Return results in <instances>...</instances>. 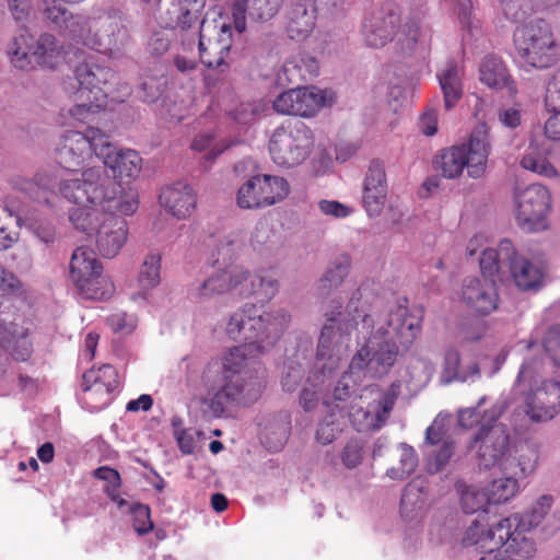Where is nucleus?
I'll use <instances>...</instances> for the list:
<instances>
[{"label":"nucleus","mask_w":560,"mask_h":560,"mask_svg":"<svg viewBox=\"0 0 560 560\" xmlns=\"http://www.w3.org/2000/svg\"><path fill=\"white\" fill-rule=\"evenodd\" d=\"M395 401L394 392L366 387L360 396L359 402L351 407L350 421L359 432L378 430L388 419Z\"/></svg>","instance_id":"4468645a"},{"label":"nucleus","mask_w":560,"mask_h":560,"mask_svg":"<svg viewBox=\"0 0 560 560\" xmlns=\"http://www.w3.org/2000/svg\"><path fill=\"white\" fill-rule=\"evenodd\" d=\"M462 299L468 307L479 314H489L498 307L494 280L466 278L462 287Z\"/></svg>","instance_id":"393cba45"},{"label":"nucleus","mask_w":560,"mask_h":560,"mask_svg":"<svg viewBox=\"0 0 560 560\" xmlns=\"http://www.w3.org/2000/svg\"><path fill=\"white\" fill-rule=\"evenodd\" d=\"M342 431V421L340 413L332 410L318 424L316 430V440L323 445L330 444Z\"/></svg>","instance_id":"bf43d9fd"},{"label":"nucleus","mask_w":560,"mask_h":560,"mask_svg":"<svg viewBox=\"0 0 560 560\" xmlns=\"http://www.w3.org/2000/svg\"><path fill=\"white\" fill-rule=\"evenodd\" d=\"M9 317L8 314L0 311V377L5 375L10 365V360L5 353H3V349L7 342L10 341L11 334L18 327L9 320Z\"/></svg>","instance_id":"680f3d73"},{"label":"nucleus","mask_w":560,"mask_h":560,"mask_svg":"<svg viewBox=\"0 0 560 560\" xmlns=\"http://www.w3.org/2000/svg\"><path fill=\"white\" fill-rule=\"evenodd\" d=\"M550 144L546 140H532L521 160L523 168L546 177L557 176L556 167L550 163Z\"/></svg>","instance_id":"c9c22d12"},{"label":"nucleus","mask_w":560,"mask_h":560,"mask_svg":"<svg viewBox=\"0 0 560 560\" xmlns=\"http://www.w3.org/2000/svg\"><path fill=\"white\" fill-rule=\"evenodd\" d=\"M249 279V270L236 264H217L205 280L190 289V298L197 302H206L235 290L243 296V288Z\"/></svg>","instance_id":"2eb2a0df"},{"label":"nucleus","mask_w":560,"mask_h":560,"mask_svg":"<svg viewBox=\"0 0 560 560\" xmlns=\"http://www.w3.org/2000/svg\"><path fill=\"white\" fill-rule=\"evenodd\" d=\"M106 141V135L97 128H88L85 132L65 131L55 149L57 163L65 170L78 171L93 154L100 159V152Z\"/></svg>","instance_id":"f8f14e48"},{"label":"nucleus","mask_w":560,"mask_h":560,"mask_svg":"<svg viewBox=\"0 0 560 560\" xmlns=\"http://www.w3.org/2000/svg\"><path fill=\"white\" fill-rule=\"evenodd\" d=\"M74 73L79 83V90L75 94H81V98L85 94L88 100H91V96H94L97 90L105 93L102 85L107 84L115 75L109 68L95 63L79 65Z\"/></svg>","instance_id":"72a5a7b5"},{"label":"nucleus","mask_w":560,"mask_h":560,"mask_svg":"<svg viewBox=\"0 0 560 560\" xmlns=\"http://www.w3.org/2000/svg\"><path fill=\"white\" fill-rule=\"evenodd\" d=\"M219 31L215 37H207L205 30L198 34V49L200 61L203 66L210 69H221L228 67L226 58L230 55L232 45V31L231 25L221 23L217 26Z\"/></svg>","instance_id":"4be33fe9"},{"label":"nucleus","mask_w":560,"mask_h":560,"mask_svg":"<svg viewBox=\"0 0 560 560\" xmlns=\"http://www.w3.org/2000/svg\"><path fill=\"white\" fill-rule=\"evenodd\" d=\"M8 56L13 67L31 70L35 65L56 69L66 61L65 48L50 33H40L38 37L28 31H22L8 46Z\"/></svg>","instance_id":"1a4fd4ad"},{"label":"nucleus","mask_w":560,"mask_h":560,"mask_svg":"<svg viewBox=\"0 0 560 560\" xmlns=\"http://www.w3.org/2000/svg\"><path fill=\"white\" fill-rule=\"evenodd\" d=\"M503 15L518 22L532 14L537 9V0H499Z\"/></svg>","instance_id":"13d9d810"},{"label":"nucleus","mask_w":560,"mask_h":560,"mask_svg":"<svg viewBox=\"0 0 560 560\" xmlns=\"http://www.w3.org/2000/svg\"><path fill=\"white\" fill-rule=\"evenodd\" d=\"M324 390L325 381L322 380L320 374L314 373L312 376H308L300 396V405L302 408L305 411L314 410L320 397L325 405H329L330 401L323 396Z\"/></svg>","instance_id":"09e8293b"},{"label":"nucleus","mask_w":560,"mask_h":560,"mask_svg":"<svg viewBox=\"0 0 560 560\" xmlns=\"http://www.w3.org/2000/svg\"><path fill=\"white\" fill-rule=\"evenodd\" d=\"M503 518L497 524L490 526L486 520V514H480L467 527L463 535L465 546H477L482 552L492 555L502 544L503 535L506 538L509 530L501 529Z\"/></svg>","instance_id":"b1692460"},{"label":"nucleus","mask_w":560,"mask_h":560,"mask_svg":"<svg viewBox=\"0 0 560 560\" xmlns=\"http://www.w3.org/2000/svg\"><path fill=\"white\" fill-rule=\"evenodd\" d=\"M490 151L489 129L481 124L471 132L467 143L442 150L435 164L445 178H457L466 168L469 177L478 179L486 174Z\"/></svg>","instance_id":"6e6552de"},{"label":"nucleus","mask_w":560,"mask_h":560,"mask_svg":"<svg viewBox=\"0 0 560 560\" xmlns=\"http://www.w3.org/2000/svg\"><path fill=\"white\" fill-rule=\"evenodd\" d=\"M313 147V132L301 121L287 122L277 127L268 143L272 162L282 168L303 164L311 155Z\"/></svg>","instance_id":"9d476101"},{"label":"nucleus","mask_w":560,"mask_h":560,"mask_svg":"<svg viewBox=\"0 0 560 560\" xmlns=\"http://www.w3.org/2000/svg\"><path fill=\"white\" fill-rule=\"evenodd\" d=\"M9 351L16 361H26L33 353V342L30 338V329L26 327L15 328L7 342L3 352Z\"/></svg>","instance_id":"8fccbe9b"},{"label":"nucleus","mask_w":560,"mask_h":560,"mask_svg":"<svg viewBox=\"0 0 560 560\" xmlns=\"http://www.w3.org/2000/svg\"><path fill=\"white\" fill-rule=\"evenodd\" d=\"M75 95V101H80V103L71 107L69 114L78 121H86L90 115L106 106V93H103L101 90H97L95 95L91 96V100H88L85 94L83 98H81V94Z\"/></svg>","instance_id":"603ef678"},{"label":"nucleus","mask_w":560,"mask_h":560,"mask_svg":"<svg viewBox=\"0 0 560 560\" xmlns=\"http://www.w3.org/2000/svg\"><path fill=\"white\" fill-rule=\"evenodd\" d=\"M336 95L331 90L316 86L296 88L280 93L273 101V109L282 115L313 117L325 106L335 103Z\"/></svg>","instance_id":"f3484780"},{"label":"nucleus","mask_w":560,"mask_h":560,"mask_svg":"<svg viewBox=\"0 0 560 560\" xmlns=\"http://www.w3.org/2000/svg\"><path fill=\"white\" fill-rule=\"evenodd\" d=\"M161 260L159 253H150L144 257L137 278L139 291L131 295L136 302L145 301L150 291L161 282Z\"/></svg>","instance_id":"4c0bfd02"},{"label":"nucleus","mask_w":560,"mask_h":560,"mask_svg":"<svg viewBox=\"0 0 560 560\" xmlns=\"http://www.w3.org/2000/svg\"><path fill=\"white\" fill-rule=\"evenodd\" d=\"M538 454L532 447H524L517 451L514 457H506L501 463V471L503 475H512L518 481L530 476L537 466Z\"/></svg>","instance_id":"a19ab883"},{"label":"nucleus","mask_w":560,"mask_h":560,"mask_svg":"<svg viewBox=\"0 0 560 560\" xmlns=\"http://www.w3.org/2000/svg\"><path fill=\"white\" fill-rule=\"evenodd\" d=\"M487 396L478 399L471 407L457 411V422L460 428L471 429L479 425L469 442V448L475 450L480 467L486 469L495 465L501 467L509 451L510 435L504 425L497 423L508 409V400L499 398L486 407Z\"/></svg>","instance_id":"39448f33"},{"label":"nucleus","mask_w":560,"mask_h":560,"mask_svg":"<svg viewBox=\"0 0 560 560\" xmlns=\"http://www.w3.org/2000/svg\"><path fill=\"white\" fill-rule=\"evenodd\" d=\"M432 30L423 15H409L398 32V42L406 54H425L431 44Z\"/></svg>","instance_id":"a878e982"},{"label":"nucleus","mask_w":560,"mask_h":560,"mask_svg":"<svg viewBox=\"0 0 560 560\" xmlns=\"http://www.w3.org/2000/svg\"><path fill=\"white\" fill-rule=\"evenodd\" d=\"M279 290V282L272 276L266 275L265 272H258L256 275L249 273L248 281L245 282L243 288V296L255 295L261 301L271 300Z\"/></svg>","instance_id":"37998d69"},{"label":"nucleus","mask_w":560,"mask_h":560,"mask_svg":"<svg viewBox=\"0 0 560 560\" xmlns=\"http://www.w3.org/2000/svg\"><path fill=\"white\" fill-rule=\"evenodd\" d=\"M545 104L548 110L560 109V70L556 71L547 83Z\"/></svg>","instance_id":"774afa93"},{"label":"nucleus","mask_w":560,"mask_h":560,"mask_svg":"<svg viewBox=\"0 0 560 560\" xmlns=\"http://www.w3.org/2000/svg\"><path fill=\"white\" fill-rule=\"evenodd\" d=\"M82 382L95 388L103 387L110 395L119 384L118 373L110 364H104L97 369L93 368L86 371L83 374Z\"/></svg>","instance_id":"49530a36"},{"label":"nucleus","mask_w":560,"mask_h":560,"mask_svg":"<svg viewBox=\"0 0 560 560\" xmlns=\"http://www.w3.org/2000/svg\"><path fill=\"white\" fill-rule=\"evenodd\" d=\"M290 192L285 178L257 174L249 177L237 190L236 202L243 209H258L276 205Z\"/></svg>","instance_id":"dca6fc26"},{"label":"nucleus","mask_w":560,"mask_h":560,"mask_svg":"<svg viewBox=\"0 0 560 560\" xmlns=\"http://www.w3.org/2000/svg\"><path fill=\"white\" fill-rule=\"evenodd\" d=\"M400 15L392 5L373 9L363 20L362 36L366 45L380 48L390 42L397 32Z\"/></svg>","instance_id":"a211bd4d"},{"label":"nucleus","mask_w":560,"mask_h":560,"mask_svg":"<svg viewBox=\"0 0 560 560\" xmlns=\"http://www.w3.org/2000/svg\"><path fill=\"white\" fill-rule=\"evenodd\" d=\"M514 217L525 232H540L548 228V214L551 210V194L540 184L517 188L513 196Z\"/></svg>","instance_id":"ddd939ff"},{"label":"nucleus","mask_w":560,"mask_h":560,"mask_svg":"<svg viewBox=\"0 0 560 560\" xmlns=\"http://www.w3.org/2000/svg\"><path fill=\"white\" fill-rule=\"evenodd\" d=\"M383 300L370 283L364 282L343 301L334 298L326 305V323L320 331L316 366L325 383L339 368L351 340L358 330L357 353L351 359L349 371L334 388V399L343 400L350 395L353 384L365 377H381L394 366L397 357L407 352L421 330V319L411 313L406 302L388 303L381 312Z\"/></svg>","instance_id":"f257e3e1"},{"label":"nucleus","mask_w":560,"mask_h":560,"mask_svg":"<svg viewBox=\"0 0 560 560\" xmlns=\"http://www.w3.org/2000/svg\"><path fill=\"white\" fill-rule=\"evenodd\" d=\"M388 197V183L385 165L380 160H373L369 164L363 180L362 202L371 218L381 215Z\"/></svg>","instance_id":"aec40b11"},{"label":"nucleus","mask_w":560,"mask_h":560,"mask_svg":"<svg viewBox=\"0 0 560 560\" xmlns=\"http://www.w3.org/2000/svg\"><path fill=\"white\" fill-rule=\"evenodd\" d=\"M446 418L447 415L440 413L425 430L423 452L428 456V470L431 474L441 471L453 456L454 443L444 432Z\"/></svg>","instance_id":"6ab92c4d"},{"label":"nucleus","mask_w":560,"mask_h":560,"mask_svg":"<svg viewBox=\"0 0 560 560\" xmlns=\"http://www.w3.org/2000/svg\"><path fill=\"white\" fill-rule=\"evenodd\" d=\"M553 502L555 499L550 494H542L538 497L526 513H515L504 517L501 529L506 532L511 528H522L523 530L529 532L539 527L550 513Z\"/></svg>","instance_id":"cd10ccee"},{"label":"nucleus","mask_w":560,"mask_h":560,"mask_svg":"<svg viewBox=\"0 0 560 560\" xmlns=\"http://www.w3.org/2000/svg\"><path fill=\"white\" fill-rule=\"evenodd\" d=\"M517 288L524 291L536 290L542 283L544 272L539 266L515 254L508 268Z\"/></svg>","instance_id":"58836bf2"},{"label":"nucleus","mask_w":560,"mask_h":560,"mask_svg":"<svg viewBox=\"0 0 560 560\" xmlns=\"http://www.w3.org/2000/svg\"><path fill=\"white\" fill-rule=\"evenodd\" d=\"M247 234L243 231H233L224 235L217 245L219 258L222 257L223 264L231 260L244 247Z\"/></svg>","instance_id":"4d7b16f0"},{"label":"nucleus","mask_w":560,"mask_h":560,"mask_svg":"<svg viewBox=\"0 0 560 560\" xmlns=\"http://www.w3.org/2000/svg\"><path fill=\"white\" fill-rule=\"evenodd\" d=\"M522 528H511L506 538L503 536V541L495 549V559L500 560H532L537 551L536 542L534 539L526 537Z\"/></svg>","instance_id":"c756f323"},{"label":"nucleus","mask_w":560,"mask_h":560,"mask_svg":"<svg viewBox=\"0 0 560 560\" xmlns=\"http://www.w3.org/2000/svg\"><path fill=\"white\" fill-rule=\"evenodd\" d=\"M351 261L347 256L335 259L319 279V288L323 291L337 289L348 276Z\"/></svg>","instance_id":"3c124183"},{"label":"nucleus","mask_w":560,"mask_h":560,"mask_svg":"<svg viewBox=\"0 0 560 560\" xmlns=\"http://www.w3.org/2000/svg\"><path fill=\"white\" fill-rule=\"evenodd\" d=\"M460 355L455 348H448L444 354L443 371L441 374V381L444 384L455 382V377L458 376L460 369Z\"/></svg>","instance_id":"e2e57ef3"},{"label":"nucleus","mask_w":560,"mask_h":560,"mask_svg":"<svg viewBox=\"0 0 560 560\" xmlns=\"http://www.w3.org/2000/svg\"><path fill=\"white\" fill-rule=\"evenodd\" d=\"M160 206L178 220L189 218L196 208L197 199L189 185L177 183L166 186L159 196Z\"/></svg>","instance_id":"bb28decb"},{"label":"nucleus","mask_w":560,"mask_h":560,"mask_svg":"<svg viewBox=\"0 0 560 560\" xmlns=\"http://www.w3.org/2000/svg\"><path fill=\"white\" fill-rule=\"evenodd\" d=\"M230 145L231 143L225 140H217L214 136L209 132L197 135L191 142V149L196 152H206V159L209 162L213 161Z\"/></svg>","instance_id":"5fc2aeb1"},{"label":"nucleus","mask_w":560,"mask_h":560,"mask_svg":"<svg viewBox=\"0 0 560 560\" xmlns=\"http://www.w3.org/2000/svg\"><path fill=\"white\" fill-rule=\"evenodd\" d=\"M521 490L520 481L512 475H504L492 480L487 488L490 502L493 504L505 503L513 499Z\"/></svg>","instance_id":"de8ad7c7"},{"label":"nucleus","mask_w":560,"mask_h":560,"mask_svg":"<svg viewBox=\"0 0 560 560\" xmlns=\"http://www.w3.org/2000/svg\"><path fill=\"white\" fill-rule=\"evenodd\" d=\"M102 270L92 249L85 246L74 249L70 259V279L82 299L102 300L112 295L114 284Z\"/></svg>","instance_id":"9b49d317"},{"label":"nucleus","mask_w":560,"mask_h":560,"mask_svg":"<svg viewBox=\"0 0 560 560\" xmlns=\"http://www.w3.org/2000/svg\"><path fill=\"white\" fill-rule=\"evenodd\" d=\"M12 185L15 189L27 195L32 200L52 206L51 199L55 197V177L50 171H39L33 178L15 177Z\"/></svg>","instance_id":"c85d7f7f"},{"label":"nucleus","mask_w":560,"mask_h":560,"mask_svg":"<svg viewBox=\"0 0 560 560\" xmlns=\"http://www.w3.org/2000/svg\"><path fill=\"white\" fill-rule=\"evenodd\" d=\"M544 350L555 366L560 368V328H550L544 340Z\"/></svg>","instance_id":"338daca9"},{"label":"nucleus","mask_w":560,"mask_h":560,"mask_svg":"<svg viewBox=\"0 0 560 560\" xmlns=\"http://www.w3.org/2000/svg\"><path fill=\"white\" fill-rule=\"evenodd\" d=\"M100 159L103 161V165H96L95 167H104L107 173L110 170L114 177L110 175L109 177L116 183L115 177L136 179L142 170V158L137 151L115 147L107 136L100 152ZM118 184L120 183L118 182Z\"/></svg>","instance_id":"412c9836"},{"label":"nucleus","mask_w":560,"mask_h":560,"mask_svg":"<svg viewBox=\"0 0 560 560\" xmlns=\"http://www.w3.org/2000/svg\"><path fill=\"white\" fill-rule=\"evenodd\" d=\"M290 434V420L283 418L265 425L261 433V443L271 452L280 451L288 441Z\"/></svg>","instance_id":"a18cd8bd"},{"label":"nucleus","mask_w":560,"mask_h":560,"mask_svg":"<svg viewBox=\"0 0 560 560\" xmlns=\"http://www.w3.org/2000/svg\"><path fill=\"white\" fill-rule=\"evenodd\" d=\"M107 323L115 332L131 334L137 327V318L132 314L117 312L108 316Z\"/></svg>","instance_id":"69168bd1"},{"label":"nucleus","mask_w":560,"mask_h":560,"mask_svg":"<svg viewBox=\"0 0 560 560\" xmlns=\"http://www.w3.org/2000/svg\"><path fill=\"white\" fill-rule=\"evenodd\" d=\"M547 374L541 359H526L516 377V386L524 387L525 413L534 422L552 420L560 412V382L539 381Z\"/></svg>","instance_id":"423d86ee"},{"label":"nucleus","mask_w":560,"mask_h":560,"mask_svg":"<svg viewBox=\"0 0 560 560\" xmlns=\"http://www.w3.org/2000/svg\"><path fill=\"white\" fill-rule=\"evenodd\" d=\"M290 322L289 311L282 307L259 312L255 305H245L231 314L226 334L242 345L223 355L222 373L218 363L210 362L200 377L208 392L202 402L212 417L220 418L228 408L247 407L259 399L265 387V369L256 354L269 351Z\"/></svg>","instance_id":"f03ea898"},{"label":"nucleus","mask_w":560,"mask_h":560,"mask_svg":"<svg viewBox=\"0 0 560 560\" xmlns=\"http://www.w3.org/2000/svg\"><path fill=\"white\" fill-rule=\"evenodd\" d=\"M205 0H173L162 18L168 28L190 31L194 35L203 30L205 20L201 12Z\"/></svg>","instance_id":"5701e85b"},{"label":"nucleus","mask_w":560,"mask_h":560,"mask_svg":"<svg viewBox=\"0 0 560 560\" xmlns=\"http://www.w3.org/2000/svg\"><path fill=\"white\" fill-rule=\"evenodd\" d=\"M457 491L460 497V506L467 514L477 512H486V506L490 504L488 491L480 489L477 486L458 483Z\"/></svg>","instance_id":"c03bdc74"},{"label":"nucleus","mask_w":560,"mask_h":560,"mask_svg":"<svg viewBox=\"0 0 560 560\" xmlns=\"http://www.w3.org/2000/svg\"><path fill=\"white\" fill-rule=\"evenodd\" d=\"M319 72L317 60L307 55H296L287 60L281 71L278 73V80L287 83H298L299 81H308Z\"/></svg>","instance_id":"e433bc0d"},{"label":"nucleus","mask_w":560,"mask_h":560,"mask_svg":"<svg viewBox=\"0 0 560 560\" xmlns=\"http://www.w3.org/2000/svg\"><path fill=\"white\" fill-rule=\"evenodd\" d=\"M19 226L26 228L38 241L50 244L56 240V229L51 221L36 212H27L16 217Z\"/></svg>","instance_id":"79ce46f5"},{"label":"nucleus","mask_w":560,"mask_h":560,"mask_svg":"<svg viewBox=\"0 0 560 560\" xmlns=\"http://www.w3.org/2000/svg\"><path fill=\"white\" fill-rule=\"evenodd\" d=\"M515 256V248L510 240H502L495 248H485L480 256L483 276H498L502 280L508 275L509 265Z\"/></svg>","instance_id":"7c9ffc66"},{"label":"nucleus","mask_w":560,"mask_h":560,"mask_svg":"<svg viewBox=\"0 0 560 560\" xmlns=\"http://www.w3.org/2000/svg\"><path fill=\"white\" fill-rule=\"evenodd\" d=\"M424 504L422 487L415 481L408 483L401 495V514L405 517L413 518L423 510Z\"/></svg>","instance_id":"864d4df0"},{"label":"nucleus","mask_w":560,"mask_h":560,"mask_svg":"<svg viewBox=\"0 0 560 560\" xmlns=\"http://www.w3.org/2000/svg\"><path fill=\"white\" fill-rule=\"evenodd\" d=\"M81 388L80 402L91 412H97L104 409L112 400V395L103 387L95 388L82 382Z\"/></svg>","instance_id":"6e6d98bb"},{"label":"nucleus","mask_w":560,"mask_h":560,"mask_svg":"<svg viewBox=\"0 0 560 560\" xmlns=\"http://www.w3.org/2000/svg\"><path fill=\"white\" fill-rule=\"evenodd\" d=\"M479 80L490 89H505L510 94L517 92L516 84L512 79L503 60L497 56H486L479 66Z\"/></svg>","instance_id":"473e14b6"},{"label":"nucleus","mask_w":560,"mask_h":560,"mask_svg":"<svg viewBox=\"0 0 560 560\" xmlns=\"http://www.w3.org/2000/svg\"><path fill=\"white\" fill-rule=\"evenodd\" d=\"M268 110L267 103L262 101L242 103L235 109L233 118L238 124H249Z\"/></svg>","instance_id":"052dcab7"},{"label":"nucleus","mask_w":560,"mask_h":560,"mask_svg":"<svg viewBox=\"0 0 560 560\" xmlns=\"http://www.w3.org/2000/svg\"><path fill=\"white\" fill-rule=\"evenodd\" d=\"M436 78L443 93L444 106L452 109L464 94V70L457 62L448 60L436 72Z\"/></svg>","instance_id":"2f4dec72"},{"label":"nucleus","mask_w":560,"mask_h":560,"mask_svg":"<svg viewBox=\"0 0 560 560\" xmlns=\"http://www.w3.org/2000/svg\"><path fill=\"white\" fill-rule=\"evenodd\" d=\"M8 10L12 19L22 25L28 23L34 15L31 0H8Z\"/></svg>","instance_id":"0e129e2a"},{"label":"nucleus","mask_w":560,"mask_h":560,"mask_svg":"<svg viewBox=\"0 0 560 560\" xmlns=\"http://www.w3.org/2000/svg\"><path fill=\"white\" fill-rule=\"evenodd\" d=\"M395 453L397 464L387 468L385 476L390 480L402 481L416 471L419 465V456L411 445L404 442L396 445Z\"/></svg>","instance_id":"ea45409f"},{"label":"nucleus","mask_w":560,"mask_h":560,"mask_svg":"<svg viewBox=\"0 0 560 560\" xmlns=\"http://www.w3.org/2000/svg\"><path fill=\"white\" fill-rule=\"evenodd\" d=\"M59 195L74 207L69 210L73 228L89 236L106 258H114L128 238V224L115 215H132L139 207L138 192L109 177L104 167H88L62 178Z\"/></svg>","instance_id":"7ed1b4c3"},{"label":"nucleus","mask_w":560,"mask_h":560,"mask_svg":"<svg viewBox=\"0 0 560 560\" xmlns=\"http://www.w3.org/2000/svg\"><path fill=\"white\" fill-rule=\"evenodd\" d=\"M316 9L314 4L296 3L288 13L285 30L294 40L305 39L314 30Z\"/></svg>","instance_id":"f704fd0d"},{"label":"nucleus","mask_w":560,"mask_h":560,"mask_svg":"<svg viewBox=\"0 0 560 560\" xmlns=\"http://www.w3.org/2000/svg\"><path fill=\"white\" fill-rule=\"evenodd\" d=\"M513 37L516 61L527 72L547 69L560 59V45L550 23L544 19L517 26Z\"/></svg>","instance_id":"0eeeda50"},{"label":"nucleus","mask_w":560,"mask_h":560,"mask_svg":"<svg viewBox=\"0 0 560 560\" xmlns=\"http://www.w3.org/2000/svg\"><path fill=\"white\" fill-rule=\"evenodd\" d=\"M38 11L62 36L110 58H120L129 34L119 16L103 11L72 14L60 0H37Z\"/></svg>","instance_id":"20e7f679"}]
</instances>
